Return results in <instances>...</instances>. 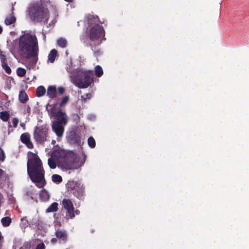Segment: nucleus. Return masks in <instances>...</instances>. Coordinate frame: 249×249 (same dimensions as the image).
I'll list each match as a JSON object with an SVG mask.
<instances>
[{
	"label": "nucleus",
	"mask_w": 249,
	"mask_h": 249,
	"mask_svg": "<svg viewBox=\"0 0 249 249\" xmlns=\"http://www.w3.org/2000/svg\"><path fill=\"white\" fill-rule=\"evenodd\" d=\"M18 45V53L26 59L33 57L34 63H36L38 60V52L36 36L30 34H25L20 36Z\"/></svg>",
	"instance_id": "f257e3e1"
},
{
	"label": "nucleus",
	"mask_w": 249,
	"mask_h": 249,
	"mask_svg": "<svg viewBox=\"0 0 249 249\" xmlns=\"http://www.w3.org/2000/svg\"><path fill=\"white\" fill-rule=\"evenodd\" d=\"M27 171L32 181L39 188L43 187L46 184L44 178L45 171L38 157L33 153H29Z\"/></svg>",
	"instance_id": "f03ea898"
},
{
	"label": "nucleus",
	"mask_w": 249,
	"mask_h": 249,
	"mask_svg": "<svg viewBox=\"0 0 249 249\" xmlns=\"http://www.w3.org/2000/svg\"><path fill=\"white\" fill-rule=\"evenodd\" d=\"M50 112L57 120L54 121L52 125L53 130L55 133L58 138L63 136L64 131V125L68 121V117L66 113L61 110L56 111L54 107H52Z\"/></svg>",
	"instance_id": "7ed1b4c3"
},
{
	"label": "nucleus",
	"mask_w": 249,
	"mask_h": 249,
	"mask_svg": "<svg viewBox=\"0 0 249 249\" xmlns=\"http://www.w3.org/2000/svg\"><path fill=\"white\" fill-rule=\"evenodd\" d=\"M48 10L42 3H36L29 8V15L33 21H41L48 18Z\"/></svg>",
	"instance_id": "20e7f679"
},
{
	"label": "nucleus",
	"mask_w": 249,
	"mask_h": 249,
	"mask_svg": "<svg viewBox=\"0 0 249 249\" xmlns=\"http://www.w3.org/2000/svg\"><path fill=\"white\" fill-rule=\"evenodd\" d=\"M57 166L63 171H68L69 173H70L71 171L78 169L80 165H79L75 156L73 155L72 156L70 155L64 160L59 161L58 162Z\"/></svg>",
	"instance_id": "39448f33"
},
{
	"label": "nucleus",
	"mask_w": 249,
	"mask_h": 249,
	"mask_svg": "<svg viewBox=\"0 0 249 249\" xmlns=\"http://www.w3.org/2000/svg\"><path fill=\"white\" fill-rule=\"evenodd\" d=\"M48 128L46 125L37 126L35 128L34 138L37 143H43L47 141Z\"/></svg>",
	"instance_id": "423d86ee"
},
{
	"label": "nucleus",
	"mask_w": 249,
	"mask_h": 249,
	"mask_svg": "<svg viewBox=\"0 0 249 249\" xmlns=\"http://www.w3.org/2000/svg\"><path fill=\"white\" fill-rule=\"evenodd\" d=\"M104 35V30L103 27L97 24L90 29L89 37L91 40L95 41Z\"/></svg>",
	"instance_id": "0eeeda50"
},
{
	"label": "nucleus",
	"mask_w": 249,
	"mask_h": 249,
	"mask_svg": "<svg viewBox=\"0 0 249 249\" xmlns=\"http://www.w3.org/2000/svg\"><path fill=\"white\" fill-rule=\"evenodd\" d=\"M62 206L67 210L70 217L73 218L75 216L73 203L71 199H64L62 200Z\"/></svg>",
	"instance_id": "6e6552de"
},
{
	"label": "nucleus",
	"mask_w": 249,
	"mask_h": 249,
	"mask_svg": "<svg viewBox=\"0 0 249 249\" xmlns=\"http://www.w3.org/2000/svg\"><path fill=\"white\" fill-rule=\"evenodd\" d=\"M52 157L55 159L56 161L57 162V165H58V162L59 161H61L64 160L67 157H69L70 155H68L66 154L65 151L62 149H58L56 150H54L52 154Z\"/></svg>",
	"instance_id": "1a4fd4ad"
},
{
	"label": "nucleus",
	"mask_w": 249,
	"mask_h": 249,
	"mask_svg": "<svg viewBox=\"0 0 249 249\" xmlns=\"http://www.w3.org/2000/svg\"><path fill=\"white\" fill-rule=\"evenodd\" d=\"M91 80L92 79H71V81L79 88H86L90 84Z\"/></svg>",
	"instance_id": "9d476101"
},
{
	"label": "nucleus",
	"mask_w": 249,
	"mask_h": 249,
	"mask_svg": "<svg viewBox=\"0 0 249 249\" xmlns=\"http://www.w3.org/2000/svg\"><path fill=\"white\" fill-rule=\"evenodd\" d=\"M57 88L54 85H50L48 87L46 90V95L50 99H53L56 97Z\"/></svg>",
	"instance_id": "9b49d317"
},
{
	"label": "nucleus",
	"mask_w": 249,
	"mask_h": 249,
	"mask_svg": "<svg viewBox=\"0 0 249 249\" xmlns=\"http://www.w3.org/2000/svg\"><path fill=\"white\" fill-rule=\"evenodd\" d=\"M21 141L24 143L29 148H33V144L30 141V136L28 133H23L20 137Z\"/></svg>",
	"instance_id": "f8f14e48"
},
{
	"label": "nucleus",
	"mask_w": 249,
	"mask_h": 249,
	"mask_svg": "<svg viewBox=\"0 0 249 249\" xmlns=\"http://www.w3.org/2000/svg\"><path fill=\"white\" fill-rule=\"evenodd\" d=\"M40 198L44 201H46L49 200L50 195L48 192L45 189L41 190L39 193Z\"/></svg>",
	"instance_id": "ddd939ff"
},
{
	"label": "nucleus",
	"mask_w": 249,
	"mask_h": 249,
	"mask_svg": "<svg viewBox=\"0 0 249 249\" xmlns=\"http://www.w3.org/2000/svg\"><path fill=\"white\" fill-rule=\"evenodd\" d=\"M57 52L55 49H53L48 55V61L51 63L54 62L57 56Z\"/></svg>",
	"instance_id": "4468645a"
},
{
	"label": "nucleus",
	"mask_w": 249,
	"mask_h": 249,
	"mask_svg": "<svg viewBox=\"0 0 249 249\" xmlns=\"http://www.w3.org/2000/svg\"><path fill=\"white\" fill-rule=\"evenodd\" d=\"M55 235L57 238L65 241L67 238V234L65 231L62 230H58L55 232Z\"/></svg>",
	"instance_id": "2eb2a0df"
},
{
	"label": "nucleus",
	"mask_w": 249,
	"mask_h": 249,
	"mask_svg": "<svg viewBox=\"0 0 249 249\" xmlns=\"http://www.w3.org/2000/svg\"><path fill=\"white\" fill-rule=\"evenodd\" d=\"M36 96L38 97H40L45 94L46 90L43 86H40L36 89Z\"/></svg>",
	"instance_id": "dca6fc26"
},
{
	"label": "nucleus",
	"mask_w": 249,
	"mask_h": 249,
	"mask_svg": "<svg viewBox=\"0 0 249 249\" xmlns=\"http://www.w3.org/2000/svg\"><path fill=\"white\" fill-rule=\"evenodd\" d=\"M19 100L22 103H26L28 100V96L24 91H21L19 94Z\"/></svg>",
	"instance_id": "f3484780"
},
{
	"label": "nucleus",
	"mask_w": 249,
	"mask_h": 249,
	"mask_svg": "<svg viewBox=\"0 0 249 249\" xmlns=\"http://www.w3.org/2000/svg\"><path fill=\"white\" fill-rule=\"evenodd\" d=\"M58 203L54 202L52 203L46 210L47 213L56 212L57 210Z\"/></svg>",
	"instance_id": "a211bd4d"
},
{
	"label": "nucleus",
	"mask_w": 249,
	"mask_h": 249,
	"mask_svg": "<svg viewBox=\"0 0 249 249\" xmlns=\"http://www.w3.org/2000/svg\"><path fill=\"white\" fill-rule=\"evenodd\" d=\"M87 18L88 23L89 24H92L96 22L98 20V17L94 16L93 15H89Z\"/></svg>",
	"instance_id": "6ab92c4d"
},
{
	"label": "nucleus",
	"mask_w": 249,
	"mask_h": 249,
	"mask_svg": "<svg viewBox=\"0 0 249 249\" xmlns=\"http://www.w3.org/2000/svg\"><path fill=\"white\" fill-rule=\"evenodd\" d=\"M57 43L61 48H65L67 44V41L65 38H60L57 40Z\"/></svg>",
	"instance_id": "aec40b11"
},
{
	"label": "nucleus",
	"mask_w": 249,
	"mask_h": 249,
	"mask_svg": "<svg viewBox=\"0 0 249 249\" xmlns=\"http://www.w3.org/2000/svg\"><path fill=\"white\" fill-rule=\"evenodd\" d=\"M48 162L51 168L54 169L56 167L57 162L52 157L48 159Z\"/></svg>",
	"instance_id": "412c9836"
},
{
	"label": "nucleus",
	"mask_w": 249,
	"mask_h": 249,
	"mask_svg": "<svg viewBox=\"0 0 249 249\" xmlns=\"http://www.w3.org/2000/svg\"><path fill=\"white\" fill-rule=\"evenodd\" d=\"M0 118L4 122H6L9 118V114L6 111H2L0 113Z\"/></svg>",
	"instance_id": "4be33fe9"
},
{
	"label": "nucleus",
	"mask_w": 249,
	"mask_h": 249,
	"mask_svg": "<svg viewBox=\"0 0 249 249\" xmlns=\"http://www.w3.org/2000/svg\"><path fill=\"white\" fill-rule=\"evenodd\" d=\"M16 21V18L14 16H11L6 18L5 23L6 25H11Z\"/></svg>",
	"instance_id": "5701e85b"
},
{
	"label": "nucleus",
	"mask_w": 249,
	"mask_h": 249,
	"mask_svg": "<svg viewBox=\"0 0 249 249\" xmlns=\"http://www.w3.org/2000/svg\"><path fill=\"white\" fill-rule=\"evenodd\" d=\"M69 99H70V96L68 95L63 97L62 98L61 102H60V103L59 104V107H63L65 106L68 103Z\"/></svg>",
	"instance_id": "b1692460"
},
{
	"label": "nucleus",
	"mask_w": 249,
	"mask_h": 249,
	"mask_svg": "<svg viewBox=\"0 0 249 249\" xmlns=\"http://www.w3.org/2000/svg\"><path fill=\"white\" fill-rule=\"evenodd\" d=\"M95 74L97 77H101L103 74L102 68L100 66H96L95 67Z\"/></svg>",
	"instance_id": "393cba45"
},
{
	"label": "nucleus",
	"mask_w": 249,
	"mask_h": 249,
	"mask_svg": "<svg viewBox=\"0 0 249 249\" xmlns=\"http://www.w3.org/2000/svg\"><path fill=\"white\" fill-rule=\"evenodd\" d=\"M52 180L55 183H60L62 181V177L57 174H54L52 177Z\"/></svg>",
	"instance_id": "a878e982"
},
{
	"label": "nucleus",
	"mask_w": 249,
	"mask_h": 249,
	"mask_svg": "<svg viewBox=\"0 0 249 249\" xmlns=\"http://www.w3.org/2000/svg\"><path fill=\"white\" fill-rule=\"evenodd\" d=\"M11 222V218L9 217H5L1 219V223L4 226H8Z\"/></svg>",
	"instance_id": "bb28decb"
},
{
	"label": "nucleus",
	"mask_w": 249,
	"mask_h": 249,
	"mask_svg": "<svg viewBox=\"0 0 249 249\" xmlns=\"http://www.w3.org/2000/svg\"><path fill=\"white\" fill-rule=\"evenodd\" d=\"M88 145L91 148H94L95 146V141L92 137H89L88 140Z\"/></svg>",
	"instance_id": "cd10ccee"
},
{
	"label": "nucleus",
	"mask_w": 249,
	"mask_h": 249,
	"mask_svg": "<svg viewBox=\"0 0 249 249\" xmlns=\"http://www.w3.org/2000/svg\"><path fill=\"white\" fill-rule=\"evenodd\" d=\"M17 73L18 76L23 77L26 73V70L22 68H18L17 70Z\"/></svg>",
	"instance_id": "c85d7f7f"
},
{
	"label": "nucleus",
	"mask_w": 249,
	"mask_h": 249,
	"mask_svg": "<svg viewBox=\"0 0 249 249\" xmlns=\"http://www.w3.org/2000/svg\"><path fill=\"white\" fill-rule=\"evenodd\" d=\"M92 95L90 93H86L85 95L81 96L82 99L84 101V102H86L87 100H89L91 98Z\"/></svg>",
	"instance_id": "c756f323"
},
{
	"label": "nucleus",
	"mask_w": 249,
	"mask_h": 249,
	"mask_svg": "<svg viewBox=\"0 0 249 249\" xmlns=\"http://www.w3.org/2000/svg\"><path fill=\"white\" fill-rule=\"evenodd\" d=\"M2 67H3L5 71L7 73H10L11 72V69L9 66H7V65L6 64H4L2 65Z\"/></svg>",
	"instance_id": "7c9ffc66"
},
{
	"label": "nucleus",
	"mask_w": 249,
	"mask_h": 249,
	"mask_svg": "<svg viewBox=\"0 0 249 249\" xmlns=\"http://www.w3.org/2000/svg\"><path fill=\"white\" fill-rule=\"evenodd\" d=\"M12 123L15 128H16L18 124V119L17 118H14L12 120Z\"/></svg>",
	"instance_id": "2f4dec72"
},
{
	"label": "nucleus",
	"mask_w": 249,
	"mask_h": 249,
	"mask_svg": "<svg viewBox=\"0 0 249 249\" xmlns=\"http://www.w3.org/2000/svg\"><path fill=\"white\" fill-rule=\"evenodd\" d=\"M5 158L3 150L0 148V161H3Z\"/></svg>",
	"instance_id": "473e14b6"
},
{
	"label": "nucleus",
	"mask_w": 249,
	"mask_h": 249,
	"mask_svg": "<svg viewBox=\"0 0 249 249\" xmlns=\"http://www.w3.org/2000/svg\"><path fill=\"white\" fill-rule=\"evenodd\" d=\"M57 91L58 92V93L60 94H63L65 91V89L64 87H59L57 89Z\"/></svg>",
	"instance_id": "72a5a7b5"
},
{
	"label": "nucleus",
	"mask_w": 249,
	"mask_h": 249,
	"mask_svg": "<svg viewBox=\"0 0 249 249\" xmlns=\"http://www.w3.org/2000/svg\"><path fill=\"white\" fill-rule=\"evenodd\" d=\"M84 78H89L90 75L93 74L92 71H89V72L84 71Z\"/></svg>",
	"instance_id": "f704fd0d"
},
{
	"label": "nucleus",
	"mask_w": 249,
	"mask_h": 249,
	"mask_svg": "<svg viewBox=\"0 0 249 249\" xmlns=\"http://www.w3.org/2000/svg\"><path fill=\"white\" fill-rule=\"evenodd\" d=\"M44 248H45L44 244L43 243H41V244H38L37 246L36 249H44Z\"/></svg>",
	"instance_id": "c9c22d12"
},
{
	"label": "nucleus",
	"mask_w": 249,
	"mask_h": 249,
	"mask_svg": "<svg viewBox=\"0 0 249 249\" xmlns=\"http://www.w3.org/2000/svg\"><path fill=\"white\" fill-rule=\"evenodd\" d=\"M20 125L23 128V129H25V123H21Z\"/></svg>",
	"instance_id": "e433bc0d"
},
{
	"label": "nucleus",
	"mask_w": 249,
	"mask_h": 249,
	"mask_svg": "<svg viewBox=\"0 0 249 249\" xmlns=\"http://www.w3.org/2000/svg\"><path fill=\"white\" fill-rule=\"evenodd\" d=\"M74 214L75 213L76 214L78 215V214H79L80 213V212H79V210H76V211H75V212H74Z\"/></svg>",
	"instance_id": "4c0bfd02"
},
{
	"label": "nucleus",
	"mask_w": 249,
	"mask_h": 249,
	"mask_svg": "<svg viewBox=\"0 0 249 249\" xmlns=\"http://www.w3.org/2000/svg\"><path fill=\"white\" fill-rule=\"evenodd\" d=\"M3 174V171L1 169H0V178L1 177Z\"/></svg>",
	"instance_id": "58836bf2"
},
{
	"label": "nucleus",
	"mask_w": 249,
	"mask_h": 249,
	"mask_svg": "<svg viewBox=\"0 0 249 249\" xmlns=\"http://www.w3.org/2000/svg\"><path fill=\"white\" fill-rule=\"evenodd\" d=\"M11 127V125L10 124H9L8 125V127H9V129ZM8 134H10V131H9V129L8 130Z\"/></svg>",
	"instance_id": "ea45409f"
},
{
	"label": "nucleus",
	"mask_w": 249,
	"mask_h": 249,
	"mask_svg": "<svg viewBox=\"0 0 249 249\" xmlns=\"http://www.w3.org/2000/svg\"><path fill=\"white\" fill-rule=\"evenodd\" d=\"M65 1H67V2H71L72 1V0H65Z\"/></svg>",
	"instance_id": "a19ab883"
},
{
	"label": "nucleus",
	"mask_w": 249,
	"mask_h": 249,
	"mask_svg": "<svg viewBox=\"0 0 249 249\" xmlns=\"http://www.w3.org/2000/svg\"><path fill=\"white\" fill-rule=\"evenodd\" d=\"M2 28L0 26V34L2 32Z\"/></svg>",
	"instance_id": "79ce46f5"
}]
</instances>
